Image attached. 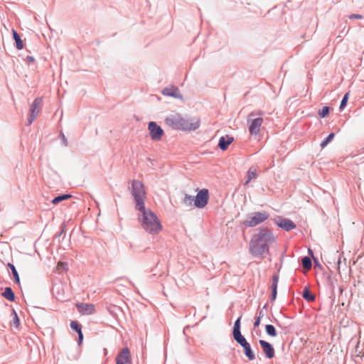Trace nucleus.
I'll return each mask as SVG.
<instances>
[{
	"label": "nucleus",
	"instance_id": "nucleus-1",
	"mask_svg": "<svg viewBox=\"0 0 364 364\" xmlns=\"http://www.w3.org/2000/svg\"><path fill=\"white\" fill-rule=\"evenodd\" d=\"M275 242L273 232L268 227H260L250 242V252L256 257L269 253V247Z\"/></svg>",
	"mask_w": 364,
	"mask_h": 364
},
{
	"label": "nucleus",
	"instance_id": "nucleus-2",
	"mask_svg": "<svg viewBox=\"0 0 364 364\" xmlns=\"http://www.w3.org/2000/svg\"><path fill=\"white\" fill-rule=\"evenodd\" d=\"M139 211L140 214L138 216V220L142 228L149 234H158L161 231L162 225L156 214L150 209H146L145 207L143 210Z\"/></svg>",
	"mask_w": 364,
	"mask_h": 364
},
{
	"label": "nucleus",
	"instance_id": "nucleus-3",
	"mask_svg": "<svg viewBox=\"0 0 364 364\" xmlns=\"http://www.w3.org/2000/svg\"><path fill=\"white\" fill-rule=\"evenodd\" d=\"M166 125L176 130L182 131H195L200 124L199 119H196L193 122H190L189 119L183 117L178 113L169 114L165 119Z\"/></svg>",
	"mask_w": 364,
	"mask_h": 364
},
{
	"label": "nucleus",
	"instance_id": "nucleus-4",
	"mask_svg": "<svg viewBox=\"0 0 364 364\" xmlns=\"http://www.w3.org/2000/svg\"><path fill=\"white\" fill-rule=\"evenodd\" d=\"M131 193L135 202V208L137 210L144 209V199L146 191L142 182L138 180H133L132 182Z\"/></svg>",
	"mask_w": 364,
	"mask_h": 364
},
{
	"label": "nucleus",
	"instance_id": "nucleus-5",
	"mask_svg": "<svg viewBox=\"0 0 364 364\" xmlns=\"http://www.w3.org/2000/svg\"><path fill=\"white\" fill-rule=\"evenodd\" d=\"M269 218V214L266 211L253 212L247 215V220L242 222L246 227L253 228L261 224Z\"/></svg>",
	"mask_w": 364,
	"mask_h": 364
},
{
	"label": "nucleus",
	"instance_id": "nucleus-6",
	"mask_svg": "<svg viewBox=\"0 0 364 364\" xmlns=\"http://www.w3.org/2000/svg\"><path fill=\"white\" fill-rule=\"evenodd\" d=\"M262 114L263 112H259V113L256 112H252L249 114L247 117V123L249 124V132L251 135H257L259 133L260 127L263 122V118L262 117L254 119L252 117L257 116V114L262 115Z\"/></svg>",
	"mask_w": 364,
	"mask_h": 364
},
{
	"label": "nucleus",
	"instance_id": "nucleus-7",
	"mask_svg": "<svg viewBox=\"0 0 364 364\" xmlns=\"http://www.w3.org/2000/svg\"><path fill=\"white\" fill-rule=\"evenodd\" d=\"M209 200V192L206 188L200 189L194 197V205L198 208H205Z\"/></svg>",
	"mask_w": 364,
	"mask_h": 364
},
{
	"label": "nucleus",
	"instance_id": "nucleus-8",
	"mask_svg": "<svg viewBox=\"0 0 364 364\" xmlns=\"http://www.w3.org/2000/svg\"><path fill=\"white\" fill-rule=\"evenodd\" d=\"M43 100L41 97L36 98L30 107V113L27 118V125H31L39 113V106L42 104Z\"/></svg>",
	"mask_w": 364,
	"mask_h": 364
},
{
	"label": "nucleus",
	"instance_id": "nucleus-9",
	"mask_svg": "<svg viewBox=\"0 0 364 364\" xmlns=\"http://www.w3.org/2000/svg\"><path fill=\"white\" fill-rule=\"evenodd\" d=\"M148 129L150 137L154 141H159L164 134L163 129L155 122H149Z\"/></svg>",
	"mask_w": 364,
	"mask_h": 364
},
{
	"label": "nucleus",
	"instance_id": "nucleus-10",
	"mask_svg": "<svg viewBox=\"0 0 364 364\" xmlns=\"http://www.w3.org/2000/svg\"><path fill=\"white\" fill-rule=\"evenodd\" d=\"M235 341L243 348L244 354L249 360H253L255 359V353L253 352L250 344L244 336Z\"/></svg>",
	"mask_w": 364,
	"mask_h": 364
},
{
	"label": "nucleus",
	"instance_id": "nucleus-11",
	"mask_svg": "<svg viewBox=\"0 0 364 364\" xmlns=\"http://www.w3.org/2000/svg\"><path fill=\"white\" fill-rule=\"evenodd\" d=\"M116 364H132V355L127 347L122 348L117 354Z\"/></svg>",
	"mask_w": 364,
	"mask_h": 364
},
{
	"label": "nucleus",
	"instance_id": "nucleus-12",
	"mask_svg": "<svg viewBox=\"0 0 364 364\" xmlns=\"http://www.w3.org/2000/svg\"><path fill=\"white\" fill-rule=\"evenodd\" d=\"M274 222L279 228L285 231H290L296 227V224L289 218L277 217V218L274 219Z\"/></svg>",
	"mask_w": 364,
	"mask_h": 364
},
{
	"label": "nucleus",
	"instance_id": "nucleus-13",
	"mask_svg": "<svg viewBox=\"0 0 364 364\" xmlns=\"http://www.w3.org/2000/svg\"><path fill=\"white\" fill-rule=\"evenodd\" d=\"M161 94L164 96L172 97L181 100H183V95H181L178 87L175 85H170L164 87L161 90Z\"/></svg>",
	"mask_w": 364,
	"mask_h": 364
},
{
	"label": "nucleus",
	"instance_id": "nucleus-14",
	"mask_svg": "<svg viewBox=\"0 0 364 364\" xmlns=\"http://www.w3.org/2000/svg\"><path fill=\"white\" fill-rule=\"evenodd\" d=\"M259 343L261 346L267 358L270 359L274 356V349L271 343L264 340H259Z\"/></svg>",
	"mask_w": 364,
	"mask_h": 364
},
{
	"label": "nucleus",
	"instance_id": "nucleus-15",
	"mask_svg": "<svg viewBox=\"0 0 364 364\" xmlns=\"http://www.w3.org/2000/svg\"><path fill=\"white\" fill-rule=\"evenodd\" d=\"M76 306L78 311L82 314L90 315L95 312V306L91 304L79 303Z\"/></svg>",
	"mask_w": 364,
	"mask_h": 364
},
{
	"label": "nucleus",
	"instance_id": "nucleus-16",
	"mask_svg": "<svg viewBox=\"0 0 364 364\" xmlns=\"http://www.w3.org/2000/svg\"><path fill=\"white\" fill-rule=\"evenodd\" d=\"M234 139L232 136L229 135L223 136L220 138L218 142V147L222 151H225L228 148V146L233 141Z\"/></svg>",
	"mask_w": 364,
	"mask_h": 364
},
{
	"label": "nucleus",
	"instance_id": "nucleus-17",
	"mask_svg": "<svg viewBox=\"0 0 364 364\" xmlns=\"http://www.w3.org/2000/svg\"><path fill=\"white\" fill-rule=\"evenodd\" d=\"M241 317H242L241 316H239L236 319V321H235V323H234V326H233L232 332V337H233L234 340H236L237 338L243 337V336L241 333V330H240L241 329V323H240Z\"/></svg>",
	"mask_w": 364,
	"mask_h": 364
},
{
	"label": "nucleus",
	"instance_id": "nucleus-18",
	"mask_svg": "<svg viewBox=\"0 0 364 364\" xmlns=\"http://www.w3.org/2000/svg\"><path fill=\"white\" fill-rule=\"evenodd\" d=\"M1 296L9 301H14L16 299L15 294L10 287H6L4 289V291L1 293Z\"/></svg>",
	"mask_w": 364,
	"mask_h": 364
},
{
	"label": "nucleus",
	"instance_id": "nucleus-19",
	"mask_svg": "<svg viewBox=\"0 0 364 364\" xmlns=\"http://www.w3.org/2000/svg\"><path fill=\"white\" fill-rule=\"evenodd\" d=\"M303 298L308 302H313L316 299V296L313 294L309 287L306 286L302 293Z\"/></svg>",
	"mask_w": 364,
	"mask_h": 364
},
{
	"label": "nucleus",
	"instance_id": "nucleus-20",
	"mask_svg": "<svg viewBox=\"0 0 364 364\" xmlns=\"http://www.w3.org/2000/svg\"><path fill=\"white\" fill-rule=\"evenodd\" d=\"M12 33H13V38L16 43V48L18 50H21L23 48V43L21 38L20 35L18 33V32L12 29Z\"/></svg>",
	"mask_w": 364,
	"mask_h": 364
},
{
	"label": "nucleus",
	"instance_id": "nucleus-21",
	"mask_svg": "<svg viewBox=\"0 0 364 364\" xmlns=\"http://www.w3.org/2000/svg\"><path fill=\"white\" fill-rule=\"evenodd\" d=\"M7 266L9 267V268L11 269V271L12 272V274H13L14 279V282L16 284H20V278H19L18 273L15 266L11 262H9Z\"/></svg>",
	"mask_w": 364,
	"mask_h": 364
},
{
	"label": "nucleus",
	"instance_id": "nucleus-22",
	"mask_svg": "<svg viewBox=\"0 0 364 364\" xmlns=\"http://www.w3.org/2000/svg\"><path fill=\"white\" fill-rule=\"evenodd\" d=\"M265 331L266 333L271 337H276L277 336L276 328L272 324H267L265 326Z\"/></svg>",
	"mask_w": 364,
	"mask_h": 364
},
{
	"label": "nucleus",
	"instance_id": "nucleus-23",
	"mask_svg": "<svg viewBox=\"0 0 364 364\" xmlns=\"http://www.w3.org/2000/svg\"><path fill=\"white\" fill-rule=\"evenodd\" d=\"M301 264L305 269H310L312 267V262L309 257L305 256L301 258Z\"/></svg>",
	"mask_w": 364,
	"mask_h": 364
},
{
	"label": "nucleus",
	"instance_id": "nucleus-24",
	"mask_svg": "<svg viewBox=\"0 0 364 364\" xmlns=\"http://www.w3.org/2000/svg\"><path fill=\"white\" fill-rule=\"evenodd\" d=\"M71 197H72V196L70 194H60V195H58V196L55 197L52 200V203L53 204L56 205L58 203H60L63 200H67Z\"/></svg>",
	"mask_w": 364,
	"mask_h": 364
},
{
	"label": "nucleus",
	"instance_id": "nucleus-25",
	"mask_svg": "<svg viewBox=\"0 0 364 364\" xmlns=\"http://www.w3.org/2000/svg\"><path fill=\"white\" fill-rule=\"evenodd\" d=\"M257 178L256 169L252 168V167L249 168L247 171V178L245 183V184H247L250 182V181L253 178Z\"/></svg>",
	"mask_w": 364,
	"mask_h": 364
},
{
	"label": "nucleus",
	"instance_id": "nucleus-26",
	"mask_svg": "<svg viewBox=\"0 0 364 364\" xmlns=\"http://www.w3.org/2000/svg\"><path fill=\"white\" fill-rule=\"evenodd\" d=\"M272 291H277V285L279 282V274L277 273L272 275Z\"/></svg>",
	"mask_w": 364,
	"mask_h": 364
},
{
	"label": "nucleus",
	"instance_id": "nucleus-27",
	"mask_svg": "<svg viewBox=\"0 0 364 364\" xmlns=\"http://www.w3.org/2000/svg\"><path fill=\"white\" fill-rule=\"evenodd\" d=\"M335 134L333 132L330 133L325 139L321 143V147L323 149L326 147L334 138Z\"/></svg>",
	"mask_w": 364,
	"mask_h": 364
},
{
	"label": "nucleus",
	"instance_id": "nucleus-28",
	"mask_svg": "<svg viewBox=\"0 0 364 364\" xmlns=\"http://www.w3.org/2000/svg\"><path fill=\"white\" fill-rule=\"evenodd\" d=\"M70 328L72 330L75 331L77 333H80L82 331V326L81 324L77 321H72L70 323Z\"/></svg>",
	"mask_w": 364,
	"mask_h": 364
},
{
	"label": "nucleus",
	"instance_id": "nucleus-29",
	"mask_svg": "<svg viewBox=\"0 0 364 364\" xmlns=\"http://www.w3.org/2000/svg\"><path fill=\"white\" fill-rule=\"evenodd\" d=\"M330 112V107L328 106H324L321 109L318 111V116L321 118H324L328 116Z\"/></svg>",
	"mask_w": 364,
	"mask_h": 364
},
{
	"label": "nucleus",
	"instance_id": "nucleus-30",
	"mask_svg": "<svg viewBox=\"0 0 364 364\" xmlns=\"http://www.w3.org/2000/svg\"><path fill=\"white\" fill-rule=\"evenodd\" d=\"M60 285L55 284L53 287V293L58 299H62L63 298V294L60 292Z\"/></svg>",
	"mask_w": 364,
	"mask_h": 364
},
{
	"label": "nucleus",
	"instance_id": "nucleus-31",
	"mask_svg": "<svg viewBox=\"0 0 364 364\" xmlns=\"http://www.w3.org/2000/svg\"><path fill=\"white\" fill-rule=\"evenodd\" d=\"M193 202H194V197L186 193L183 199V203L188 206H191Z\"/></svg>",
	"mask_w": 364,
	"mask_h": 364
},
{
	"label": "nucleus",
	"instance_id": "nucleus-32",
	"mask_svg": "<svg viewBox=\"0 0 364 364\" xmlns=\"http://www.w3.org/2000/svg\"><path fill=\"white\" fill-rule=\"evenodd\" d=\"M348 96H349V93L348 92L346 93L343 95V98L341 100V104H340V107H339V109L341 110H343L346 107V106L347 105V102H348Z\"/></svg>",
	"mask_w": 364,
	"mask_h": 364
},
{
	"label": "nucleus",
	"instance_id": "nucleus-33",
	"mask_svg": "<svg viewBox=\"0 0 364 364\" xmlns=\"http://www.w3.org/2000/svg\"><path fill=\"white\" fill-rule=\"evenodd\" d=\"M12 314L14 315L12 323L15 327L18 328L19 324H20V320H19L18 316L15 310H13Z\"/></svg>",
	"mask_w": 364,
	"mask_h": 364
},
{
	"label": "nucleus",
	"instance_id": "nucleus-34",
	"mask_svg": "<svg viewBox=\"0 0 364 364\" xmlns=\"http://www.w3.org/2000/svg\"><path fill=\"white\" fill-rule=\"evenodd\" d=\"M60 137L61 138V140H62V144L65 146H67L68 145V139L67 138L65 137V134L61 132L60 133Z\"/></svg>",
	"mask_w": 364,
	"mask_h": 364
},
{
	"label": "nucleus",
	"instance_id": "nucleus-35",
	"mask_svg": "<svg viewBox=\"0 0 364 364\" xmlns=\"http://www.w3.org/2000/svg\"><path fill=\"white\" fill-rule=\"evenodd\" d=\"M349 18H350V19H353V18L362 19L363 17V16H362V15H360V14H352V15H350V16H349Z\"/></svg>",
	"mask_w": 364,
	"mask_h": 364
},
{
	"label": "nucleus",
	"instance_id": "nucleus-36",
	"mask_svg": "<svg viewBox=\"0 0 364 364\" xmlns=\"http://www.w3.org/2000/svg\"><path fill=\"white\" fill-rule=\"evenodd\" d=\"M77 335H78L77 343L79 345H80L83 340V333H82V332H80V333H77Z\"/></svg>",
	"mask_w": 364,
	"mask_h": 364
},
{
	"label": "nucleus",
	"instance_id": "nucleus-37",
	"mask_svg": "<svg viewBox=\"0 0 364 364\" xmlns=\"http://www.w3.org/2000/svg\"><path fill=\"white\" fill-rule=\"evenodd\" d=\"M260 322H261V319L259 318V317H256L255 321L254 322V327L255 328L258 327L260 325Z\"/></svg>",
	"mask_w": 364,
	"mask_h": 364
},
{
	"label": "nucleus",
	"instance_id": "nucleus-38",
	"mask_svg": "<svg viewBox=\"0 0 364 364\" xmlns=\"http://www.w3.org/2000/svg\"><path fill=\"white\" fill-rule=\"evenodd\" d=\"M277 296V291H272V294H271V297H270L271 301H274L276 299Z\"/></svg>",
	"mask_w": 364,
	"mask_h": 364
},
{
	"label": "nucleus",
	"instance_id": "nucleus-39",
	"mask_svg": "<svg viewBox=\"0 0 364 364\" xmlns=\"http://www.w3.org/2000/svg\"><path fill=\"white\" fill-rule=\"evenodd\" d=\"M26 60L28 62V63H32L34 61V58L33 56H31V55H28L26 56Z\"/></svg>",
	"mask_w": 364,
	"mask_h": 364
},
{
	"label": "nucleus",
	"instance_id": "nucleus-40",
	"mask_svg": "<svg viewBox=\"0 0 364 364\" xmlns=\"http://www.w3.org/2000/svg\"><path fill=\"white\" fill-rule=\"evenodd\" d=\"M264 316V312L263 311H259L258 312V316L257 317H259V318L261 319L262 317Z\"/></svg>",
	"mask_w": 364,
	"mask_h": 364
},
{
	"label": "nucleus",
	"instance_id": "nucleus-41",
	"mask_svg": "<svg viewBox=\"0 0 364 364\" xmlns=\"http://www.w3.org/2000/svg\"><path fill=\"white\" fill-rule=\"evenodd\" d=\"M313 258H314V262H316V265L320 266L318 259L314 257H313Z\"/></svg>",
	"mask_w": 364,
	"mask_h": 364
},
{
	"label": "nucleus",
	"instance_id": "nucleus-42",
	"mask_svg": "<svg viewBox=\"0 0 364 364\" xmlns=\"http://www.w3.org/2000/svg\"><path fill=\"white\" fill-rule=\"evenodd\" d=\"M309 253L311 255H313V252L311 249H309Z\"/></svg>",
	"mask_w": 364,
	"mask_h": 364
},
{
	"label": "nucleus",
	"instance_id": "nucleus-43",
	"mask_svg": "<svg viewBox=\"0 0 364 364\" xmlns=\"http://www.w3.org/2000/svg\"><path fill=\"white\" fill-rule=\"evenodd\" d=\"M276 324H277L278 326L281 327V325L279 323V322H278L277 321H276Z\"/></svg>",
	"mask_w": 364,
	"mask_h": 364
},
{
	"label": "nucleus",
	"instance_id": "nucleus-44",
	"mask_svg": "<svg viewBox=\"0 0 364 364\" xmlns=\"http://www.w3.org/2000/svg\"><path fill=\"white\" fill-rule=\"evenodd\" d=\"M340 263H341V259H339L338 261V265L340 264Z\"/></svg>",
	"mask_w": 364,
	"mask_h": 364
},
{
	"label": "nucleus",
	"instance_id": "nucleus-45",
	"mask_svg": "<svg viewBox=\"0 0 364 364\" xmlns=\"http://www.w3.org/2000/svg\"><path fill=\"white\" fill-rule=\"evenodd\" d=\"M363 149H364V146H363Z\"/></svg>",
	"mask_w": 364,
	"mask_h": 364
}]
</instances>
